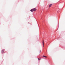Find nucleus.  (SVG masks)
<instances>
[{"label":"nucleus","instance_id":"nucleus-1","mask_svg":"<svg viewBox=\"0 0 65 65\" xmlns=\"http://www.w3.org/2000/svg\"><path fill=\"white\" fill-rule=\"evenodd\" d=\"M36 10H37V9L35 8L32 9L30 10L31 11V12H33V11H36Z\"/></svg>","mask_w":65,"mask_h":65},{"label":"nucleus","instance_id":"nucleus-5","mask_svg":"<svg viewBox=\"0 0 65 65\" xmlns=\"http://www.w3.org/2000/svg\"><path fill=\"white\" fill-rule=\"evenodd\" d=\"M43 57H45V58H47V57L46 56H45L44 55H43Z\"/></svg>","mask_w":65,"mask_h":65},{"label":"nucleus","instance_id":"nucleus-7","mask_svg":"<svg viewBox=\"0 0 65 65\" xmlns=\"http://www.w3.org/2000/svg\"><path fill=\"white\" fill-rule=\"evenodd\" d=\"M39 52H40H40H41V50H40Z\"/></svg>","mask_w":65,"mask_h":65},{"label":"nucleus","instance_id":"nucleus-2","mask_svg":"<svg viewBox=\"0 0 65 65\" xmlns=\"http://www.w3.org/2000/svg\"><path fill=\"white\" fill-rule=\"evenodd\" d=\"M42 43L43 47H44V42L43 40V41Z\"/></svg>","mask_w":65,"mask_h":65},{"label":"nucleus","instance_id":"nucleus-6","mask_svg":"<svg viewBox=\"0 0 65 65\" xmlns=\"http://www.w3.org/2000/svg\"><path fill=\"white\" fill-rule=\"evenodd\" d=\"M38 59L39 61H40V59H39V58H38Z\"/></svg>","mask_w":65,"mask_h":65},{"label":"nucleus","instance_id":"nucleus-3","mask_svg":"<svg viewBox=\"0 0 65 65\" xmlns=\"http://www.w3.org/2000/svg\"><path fill=\"white\" fill-rule=\"evenodd\" d=\"M4 52V50H2V52L1 53H3Z\"/></svg>","mask_w":65,"mask_h":65},{"label":"nucleus","instance_id":"nucleus-4","mask_svg":"<svg viewBox=\"0 0 65 65\" xmlns=\"http://www.w3.org/2000/svg\"><path fill=\"white\" fill-rule=\"evenodd\" d=\"M52 4H50L49 5V7L50 8L51 7V6H52Z\"/></svg>","mask_w":65,"mask_h":65}]
</instances>
